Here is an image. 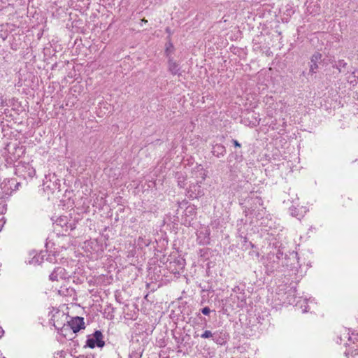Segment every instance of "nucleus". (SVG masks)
<instances>
[{
	"instance_id": "nucleus-21",
	"label": "nucleus",
	"mask_w": 358,
	"mask_h": 358,
	"mask_svg": "<svg viewBox=\"0 0 358 358\" xmlns=\"http://www.w3.org/2000/svg\"><path fill=\"white\" fill-rule=\"evenodd\" d=\"M2 227H3V223H2L1 220H0V231H1Z\"/></svg>"
},
{
	"instance_id": "nucleus-15",
	"label": "nucleus",
	"mask_w": 358,
	"mask_h": 358,
	"mask_svg": "<svg viewBox=\"0 0 358 358\" xmlns=\"http://www.w3.org/2000/svg\"><path fill=\"white\" fill-rule=\"evenodd\" d=\"M201 313L205 315H208L210 313V310L208 307H204L201 310Z\"/></svg>"
},
{
	"instance_id": "nucleus-20",
	"label": "nucleus",
	"mask_w": 358,
	"mask_h": 358,
	"mask_svg": "<svg viewBox=\"0 0 358 358\" xmlns=\"http://www.w3.org/2000/svg\"><path fill=\"white\" fill-rule=\"evenodd\" d=\"M3 334V331L2 328L0 327V338L2 336Z\"/></svg>"
},
{
	"instance_id": "nucleus-6",
	"label": "nucleus",
	"mask_w": 358,
	"mask_h": 358,
	"mask_svg": "<svg viewBox=\"0 0 358 358\" xmlns=\"http://www.w3.org/2000/svg\"><path fill=\"white\" fill-rule=\"evenodd\" d=\"M168 70L172 75H181L180 67L173 57H170L168 60Z\"/></svg>"
},
{
	"instance_id": "nucleus-9",
	"label": "nucleus",
	"mask_w": 358,
	"mask_h": 358,
	"mask_svg": "<svg viewBox=\"0 0 358 358\" xmlns=\"http://www.w3.org/2000/svg\"><path fill=\"white\" fill-rule=\"evenodd\" d=\"M212 153L217 157L224 156L226 153V148L222 144H216L212 148Z\"/></svg>"
},
{
	"instance_id": "nucleus-18",
	"label": "nucleus",
	"mask_w": 358,
	"mask_h": 358,
	"mask_svg": "<svg viewBox=\"0 0 358 358\" xmlns=\"http://www.w3.org/2000/svg\"><path fill=\"white\" fill-rule=\"evenodd\" d=\"M232 143H233V144L234 145L235 147L240 148L241 146V144L238 142V141H236L235 139L232 140Z\"/></svg>"
},
{
	"instance_id": "nucleus-13",
	"label": "nucleus",
	"mask_w": 358,
	"mask_h": 358,
	"mask_svg": "<svg viewBox=\"0 0 358 358\" xmlns=\"http://www.w3.org/2000/svg\"><path fill=\"white\" fill-rule=\"evenodd\" d=\"M213 336V333L209 330H206L201 335L202 338H209Z\"/></svg>"
},
{
	"instance_id": "nucleus-11",
	"label": "nucleus",
	"mask_w": 358,
	"mask_h": 358,
	"mask_svg": "<svg viewBox=\"0 0 358 358\" xmlns=\"http://www.w3.org/2000/svg\"><path fill=\"white\" fill-rule=\"evenodd\" d=\"M173 52V45L171 43L167 44L165 52H166V56L169 57V59L170 57H172L171 55H172Z\"/></svg>"
},
{
	"instance_id": "nucleus-25",
	"label": "nucleus",
	"mask_w": 358,
	"mask_h": 358,
	"mask_svg": "<svg viewBox=\"0 0 358 358\" xmlns=\"http://www.w3.org/2000/svg\"><path fill=\"white\" fill-rule=\"evenodd\" d=\"M2 358H5V357H2Z\"/></svg>"
},
{
	"instance_id": "nucleus-23",
	"label": "nucleus",
	"mask_w": 358,
	"mask_h": 358,
	"mask_svg": "<svg viewBox=\"0 0 358 358\" xmlns=\"http://www.w3.org/2000/svg\"><path fill=\"white\" fill-rule=\"evenodd\" d=\"M198 336H199V335H194V338H196V337H198Z\"/></svg>"
},
{
	"instance_id": "nucleus-8",
	"label": "nucleus",
	"mask_w": 358,
	"mask_h": 358,
	"mask_svg": "<svg viewBox=\"0 0 358 358\" xmlns=\"http://www.w3.org/2000/svg\"><path fill=\"white\" fill-rule=\"evenodd\" d=\"M200 188L198 185H191L187 191V196L192 199L197 198L201 193Z\"/></svg>"
},
{
	"instance_id": "nucleus-17",
	"label": "nucleus",
	"mask_w": 358,
	"mask_h": 358,
	"mask_svg": "<svg viewBox=\"0 0 358 358\" xmlns=\"http://www.w3.org/2000/svg\"><path fill=\"white\" fill-rule=\"evenodd\" d=\"M129 358H140V355L138 352H133L129 355Z\"/></svg>"
},
{
	"instance_id": "nucleus-14",
	"label": "nucleus",
	"mask_w": 358,
	"mask_h": 358,
	"mask_svg": "<svg viewBox=\"0 0 358 358\" xmlns=\"http://www.w3.org/2000/svg\"><path fill=\"white\" fill-rule=\"evenodd\" d=\"M35 169H34L32 167H28L27 168V174L29 177L32 178L35 175Z\"/></svg>"
},
{
	"instance_id": "nucleus-16",
	"label": "nucleus",
	"mask_w": 358,
	"mask_h": 358,
	"mask_svg": "<svg viewBox=\"0 0 358 358\" xmlns=\"http://www.w3.org/2000/svg\"><path fill=\"white\" fill-rule=\"evenodd\" d=\"M186 211L190 214H195V208L194 206H189L187 208Z\"/></svg>"
},
{
	"instance_id": "nucleus-10",
	"label": "nucleus",
	"mask_w": 358,
	"mask_h": 358,
	"mask_svg": "<svg viewBox=\"0 0 358 358\" xmlns=\"http://www.w3.org/2000/svg\"><path fill=\"white\" fill-rule=\"evenodd\" d=\"M289 213L292 216L296 217L298 220H301V217H303V208H296L294 206H292L289 208Z\"/></svg>"
},
{
	"instance_id": "nucleus-24",
	"label": "nucleus",
	"mask_w": 358,
	"mask_h": 358,
	"mask_svg": "<svg viewBox=\"0 0 358 358\" xmlns=\"http://www.w3.org/2000/svg\"><path fill=\"white\" fill-rule=\"evenodd\" d=\"M0 213H3V210H0Z\"/></svg>"
},
{
	"instance_id": "nucleus-4",
	"label": "nucleus",
	"mask_w": 358,
	"mask_h": 358,
	"mask_svg": "<svg viewBox=\"0 0 358 358\" xmlns=\"http://www.w3.org/2000/svg\"><path fill=\"white\" fill-rule=\"evenodd\" d=\"M67 277L66 270L62 267H57L50 273L49 278L51 281H58Z\"/></svg>"
},
{
	"instance_id": "nucleus-2",
	"label": "nucleus",
	"mask_w": 358,
	"mask_h": 358,
	"mask_svg": "<svg viewBox=\"0 0 358 358\" xmlns=\"http://www.w3.org/2000/svg\"><path fill=\"white\" fill-rule=\"evenodd\" d=\"M103 334L100 331H96L91 337L87 340V345L90 348L95 347L103 348L105 342L103 341Z\"/></svg>"
},
{
	"instance_id": "nucleus-3",
	"label": "nucleus",
	"mask_w": 358,
	"mask_h": 358,
	"mask_svg": "<svg viewBox=\"0 0 358 358\" xmlns=\"http://www.w3.org/2000/svg\"><path fill=\"white\" fill-rule=\"evenodd\" d=\"M66 332L72 330L73 333L78 332L80 329H85L84 318L76 317L66 322Z\"/></svg>"
},
{
	"instance_id": "nucleus-12",
	"label": "nucleus",
	"mask_w": 358,
	"mask_h": 358,
	"mask_svg": "<svg viewBox=\"0 0 358 358\" xmlns=\"http://www.w3.org/2000/svg\"><path fill=\"white\" fill-rule=\"evenodd\" d=\"M347 66V63L343 60H339L337 64V69L341 71L342 68H345Z\"/></svg>"
},
{
	"instance_id": "nucleus-5",
	"label": "nucleus",
	"mask_w": 358,
	"mask_h": 358,
	"mask_svg": "<svg viewBox=\"0 0 358 358\" xmlns=\"http://www.w3.org/2000/svg\"><path fill=\"white\" fill-rule=\"evenodd\" d=\"M55 224L57 226H60L61 227L64 228L65 231H67L69 229L72 231L76 228L75 223H69L68 218L66 216L59 217L56 220Z\"/></svg>"
},
{
	"instance_id": "nucleus-22",
	"label": "nucleus",
	"mask_w": 358,
	"mask_h": 358,
	"mask_svg": "<svg viewBox=\"0 0 358 358\" xmlns=\"http://www.w3.org/2000/svg\"><path fill=\"white\" fill-rule=\"evenodd\" d=\"M64 353V352L63 351H61V352H59L60 356L62 357V355H63Z\"/></svg>"
},
{
	"instance_id": "nucleus-19",
	"label": "nucleus",
	"mask_w": 358,
	"mask_h": 358,
	"mask_svg": "<svg viewBox=\"0 0 358 358\" xmlns=\"http://www.w3.org/2000/svg\"><path fill=\"white\" fill-rule=\"evenodd\" d=\"M4 106V100L2 99V97H0V108L3 107Z\"/></svg>"
},
{
	"instance_id": "nucleus-7",
	"label": "nucleus",
	"mask_w": 358,
	"mask_h": 358,
	"mask_svg": "<svg viewBox=\"0 0 358 358\" xmlns=\"http://www.w3.org/2000/svg\"><path fill=\"white\" fill-rule=\"evenodd\" d=\"M321 57L322 55L319 52H316L312 56L310 59V73L313 74L316 73V70L318 68L317 62L320 60Z\"/></svg>"
},
{
	"instance_id": "nucleus-1",
	"label": "nucleus",
	"mask_w": 358,
	"mask_h": 358,
	"mask_svg": "<svg viewBox=\"0 0 358 358\" xmlns=\"http://www.w3.org/2000/svg\"><path fill=\"white\" fill-rule=\"evenodd\" d=\"M67 316H66L64 313H57V315H53V318L52 320L54 322L53 325L55 328L58 331L59 334L63 335L64 337H66V324L63 322L66 320Z\"/></svg>"
}]
</instances>
